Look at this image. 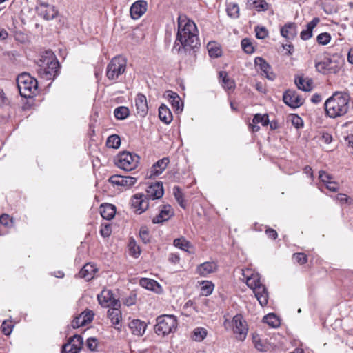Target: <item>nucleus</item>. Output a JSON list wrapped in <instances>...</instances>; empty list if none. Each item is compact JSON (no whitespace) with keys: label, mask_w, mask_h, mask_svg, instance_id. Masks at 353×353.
I'll return each instance as SVG.
<instances>
[{"label":"nucleus","mask_w":353,"mask_h":353,"mask_svg":"<svg viewBox=\"0 0 353 353\" xmlns=\"http://www.w3.org/2000/svg\"><path fill=\"white\" fill-rule=\"evenodd\" d=\"M148 3L144 0L135 1L130 7V12L132 19H139L147 10Z\"/></svg>","instance_id":"obj_15"},{"label":"nucleus","mask_w":353,"mask_h":353,"mask_svg":"<svg viewBox=\"0 0 353 353\" xmlns=\"http://www.w3.org/2000/svg\"><path fill=\"white\" fill-rule=\"evenodd\" d=\"M169 162L168 157H163L157 161L151 168L150 176H156L161 174L165 170Z\"/></svg>","instance_id":"obj_20"},{"label":"nucleus","mask_w":353,"mask_h":353,"mask_svg":"<svg viewBox=\"0 0 353 353\" xmlns=\"http://www.w3.org/2000/svg\"><path fill=\"white\" fill-rule=\"evenodd\" d=\"M12 218L7 214H3L0 216V224L6 227L10 228L12 225Z\"/></svg>","instance_id":"obj_52"},{"label":"nucleus","mask_w":353,"mask_h":353,"mask_svg":"<svg viewBox=\"0 0 353 353\" xmlns=\"http://www.w3.org/2000/svg\"><path fill=\"white\" fill-rule=\"evenodd\" d=\"M173 193H174V197H175L176 200L177 201L178 203L179 204V205L182 208L185 209L186 208L185 201L183 198V194L181 190L180 189V188L178 186H175L173 188Z\"/></svg>","instance_id":"obj_40"},{"label":"nucleus","mask_w":353,"mask_h":353,"mask_svg":"<svg viewBox=\"0 0 353 353\" xmlns=\"http://www.w3.org/2000/svg\"><path fill=\"white\" fill-rule=\"evenodd\" d=\"M291 122L296 128H299L303 125L302 119L296 114H292L291 116Z\"/></svg>","instance_id":"obj_55"},{"label":"nucleus","mask_w":353,"mask_h":353,"mask_svg":"<svg viewBox=\"0 0 353 353\" xmlns=\"http://www.w3.org/2000/svg\"><path fill=\"white\" fill-rule=\"evenodd\" d=\"M326 188L331 192H336L339 189L338 184L335 181H331L330 183H327L325 185Z\"/></svg>","instance_id":"obj_61"},{"label":"nucleus","mask_w":353,"mask_h":353,"mask_svg":"<svg viewBox=\"0 0 353 353\" xmlns=\"http://www.w3.org/2000/svg\"><path fill=\"white\" fill-rule=\"evenodd\" d=\"M97 271V268L91 263L85 264L79 271V276L80 278H83L86 281L91 280Z\"/></svg>","instance_id":"obj_24"},{"label":"nucleus","mask_w":353,"mask_h":353,"mask_svg":"<svg viewBox=\"0 0 353 353\" xmlns=\"http://www.w3.org/2000/svg\"><path fill=\"white\" fill-rule=\"evenodd\" d=\"M12 325L7 324L6 321H3L1 325L2 332L5 335H9L12 332Z\"/></svg>","instance_id":"obj_58"},{"label":"nucleus","mask_w":353,"mask_h":353,"mask_svg":"<svg viewBox=\"0 0 353 353\" xmlns=\"http://www.w3.org/2000/svg\"><path fill=\"white\" fill-rule=\"evenodd\" d=\"M101 216L106 220L112 219L116 213L114 205L109 203L101 205L100 207Z\"/></svg>","instance_id":"obj_27"},{"label":"nucleus","mask_w":353,"mask_h":353,"mask_svg":"<svg viewBox=\"0 0 353 353\" xmlns=\"http://www.w3.org/2000/svg\"><path fill=\"white\" fill-rule=\"evenodd\" d=\"M179 255L175 253H171L169 255V261L172 263H177L179 262Z\"/></svg>","instance_id":"obj_63"},{"label":"nucleus","mask_w":353,"mask_h":353,"mask_svg":"<svg viewBox=\"0 0 353 353\" xmlns=\"http://www.w3.org/2000/svg\"><path fill=\"white\" fill-rule=\"evenodd\" d=\"M173 244L175 247L184 251H188L192 247L191 243L183 237L174 239Z\"/></svg>","instance_id":"obj_41"},{"label":"nucleus","mask_w":353,"mask_h":353,"mask_svg":"<svg viewBox=\"0 0 353 353\" xmlns=\"http://www.w3.org/2000/svg\"><path fill=\"white\" fill-rule=\"evenodd\" d=\"M216 269V264L214 262H204L197 267L196 271L199 274L205 276L214 272Z\"/></svg>","instance_id":"obj_26"},{"label":"nucleus","mask_w":353,"mask_h":353,"mask_svg":"<svg viewBox=\"0 0 353 353\" xmlns=\"http://www.w3.org/2000/svg\"><path fill=\"white\" fill-rule=\"evenodd\" d=\"M214 285L211 281H204L201 283V294L203 296H208L212 293Z\"/></svg>","instance_id":"obj_47"},{"label":"nucleus","mask_w":353,"mask_h":353,"mask_svg":"<svg viewBox=\"0 0 353 353\" xmlns=\"http://www.w3.org/2000/svg\"><path fill=\"white\" fill-rule=\"evenodd\" d=\"M139 284L141 287L159 293L161 290V285L154 280L148 278H142L139 281Z\"/></svg>","instance_id":"obj_25"},{"label":"nucleus","mask_w":353,"mask_h":353,"mask_svg":"<svg viewBox=\"0 0 353 353\" xmlns=\"http://www.w3.org/2000/svg\"><path fill=\"white\" fill-rule=\"evenodd\" d=\"M139 236L143 243L146 244L150 242V236L149 231L146 227L143 226L140 228Z\"/></svg>","instance_id":"obj_49"},{"label":"nucleus","mask_w":353,"mask_h":353,"mask_svg":"<svg viewBox=\"0 0 353 353\" xmlns=\"http://www.w3.org/2000/svg\"><path fill=\"white\" fill-rule=\"evenodd\" d=\"M292 258L300 265H303L307 262V255L302 252L294 253L292 256Z\"/></svg>","instance_id":"obj_53"},{"label":"nucleus","mask_w":353,"mask_h":353,"mask_svg":"<svg viewBox=\"0 0 353 353\" xmlns=\"http://www.w3.org/2000/svg\"><path fill=\"white\" fill-rule=\"evenodd\" d=\"M223 325L226 330L232 328L235 337L239 341H244L248 332L246 321L241 314L235 315L231 321L226 319Z\"/></svg>","instance_id":"obj_6"},{"label":"nucleus","mask_w":353,"mask_h":353,"mask_svg":"<svg viewBox=\"0 0 353 353\" xmlns=\"http://www.w3.org/2000/svg\"><path fill=\"white\" fill-rule=\"evenodd\" d=\"M139 159V156L136 154H132L129 152H123L119 154L116 165L121 169L130 171L138 165Z\"/></svg>","instance_id":"obj_10"},{"label":"nucleus","mask_w":353,"mask_h":353,"mask_svg":"<svg viewBox=\"0 0 353 353\" xmlns=\"http://www.w3.org/2000/svg\"><path fill=\"white\" fill-rule=\"evenodd\" d=\"M252 342L255 348L261 352H266L268 350V345L263 341L258 334H253L252 335Z\"/></svg>","instance_id":"obj_37"},{"label":"nucleus","mask_w":353,"mask_h":353,"mask_svg":"<svg viewBox=\"0 0 353 353\" xmlns=\"http://www.w3.org/2000/svg\"><path fill=\"white\" fill-rule=\"evenodd\" d=\"M265 234L268 235V236L271 239H276L278 236L277 232L272 228H268L265 230Z\"/></svg>","instance_id":"obj_60"},{"label":"nucleus","mask_w":353,"mask_h":353,"mask_svg":"<svg viewBox=\"0 0 353 353\" xmlns=\"http://www.w3.org/2000/svg\"><path fill=\"white\" fill-rule=\"evenodd\" d=\"M228 15L233 19H237L239 17V8L237 3H229L226 8Z\"/></svg>","instance_id":"obj_38"},{"label":"nucleus","mask_w":353,"mask_h":353,"mask_svg":"<svg viewBox=\"0 0 353 353\" xmlns=\"http://www.w3.org/2000/svg\"><path fill=\"white\" fill-rule=\"evenodd\" d=\"M108 317L110 319L114 327L119 330L121 326L120 322L122 318L121 310L109 309L107 312Z\"/></svg>","instance_id":"obj_23"},{"label":"nucleus","mask_w":353,"mask_h":353,"mask_svg":"<svg viewBox=\"0 0 353 353\" xmlns=\"http://www.w3.org/2000/svg\"><path fill=\"white\" fill-rule=\"evenodd\" d=\"M263 321L274 328L278 327L280 325L279 319L273 313H270L265 316L263 319Z\"/></svg>","instance_id":"obj_36"},{"label":"nucleus","mask_w":353,"mask_h":353,"mask_svg":"<svg viewBox=\"0 0 353 353\" xmlns=\"http://www.w3.org/2000/svg\"><path fill=\"white\" fill-rule=\"evenodd\" d=\"M112 298L113 293L110 290H103L97 295L99 303L103 307H108V304Z\"/></svg>","instance_id":"obj_30"},{"label":"nucleus","mask_w":353,"mask_h":353,"mask_svg":"<svg viewBox=\"0 0 353 353\" xmlns=\"http://www.w3.org/2000/svg\"><path fill=\"white\" fill-rule=\"evenodd\" d=\"M130 114L129 109L125 106L117 108L114 111V115L119 120L126 119Z\"/></svg>","instance_id":"obj_39"},{"label":"nucleus","mask_w":353,"mask_h":353,"mask_svg":"<svg viewBox=\"0 0 353 353\" xmlns=\"http://www.w3.org/2000/svg\"><path fill=\"white\" fill-rule=\"evenodd\" d=\"M168 97L172 104V108L176 111H182L183 110V103L179 97V96L172 91L168 92Z\"/></svg>","instance_id":"obj_32"},{"label":"nucleus","mask_w":353,"mask_h":353,"mask_svg":"<svg viewBox=\"0 0 353 353\" xmlns=\"http://www.w3.org/2000/svg\"><path fill=\"white\" fill-rule=\"evenodd\" d=\"M256 37L259 39H263L268 37V32L265 27L256 26L255 28Z\"/></svg>","instance_id":"obj_54"},{"label":"nucleus","mask_w":353,"mask_h":353,"mask_svg":"<svg viewBox=\"0 0 353 353\" xmlns=\"http://www.w3.org/2000/svg\"><path fill=\"white\" fill-rule=\"evenodd\" d=\"M17 87L21 97L30 98L37 90V81L28 73H22L17 78Z\"/></svg>","instance_id":"obj_5"},{"label":"nucleus","mask_w":353,"mask_h":353,"mask_svg":"<svg viewBox=\"0 0 353 353\" xmlns=\"http://www.w3.org/2000/svg\"><path fill=\"white\" fill-rule=\"evenodd\" d=\"M135 106L137 113L141 117H144L148 112V107L146 97L139 93L135 98Z\"/></svg>","instance_id":"obj_18"},{"label":"nucleus","mask_w":353,"mask_h":353,"mask_svg":"<svg viewBox=\"0 0 353 353\" xmlns=\"http://www.w3.org/2000/svg\"><path fill=\"white\" fill-rule=\"evenodd\" d=\"M159 119L165 124H169L172 121V114L171 111L165 105L163 104H162L159 108Z\"/></svg>","instance_id":"obj_29"},{"label":"nucleus","mask_w":353,"mask_h":353,"mask_svg":"<svg viewBox=\"0 0 353 353\" xmlns=\"http://www.w3.org/2000/svg\"><path fill=\"white\" fill-rule=\"evenodd\" d=\"M163 193L162 182L152 183L147 188L145 194L137 193L132 196L131 206L141 214L148 208L150 199H159L163 196Z\"/></svg>","instance_id":"obj_2"},{"label":"nucleus","mask_w":353,"mask_h":353,"mask_svg":"<svg viewBox=\"0 0 353 353\" xmlns=\"http://www.w3.org/2000/svg\"><path fill=\"white\" fill-rule=\"evenodd\" d=\"M86 345L90 350H95L97 346V339L92 337L88 339Z\"/></svg>","instance_id":"obj_57"},{"label":"nucleus","mask_w":353,"mask_h":353,"mask_svg":"<svg viewBox=\"0 0 353 353\" xmlns=\"http://www.w3.org/2000/svg\"><path fill=\"white\" fill-rule=\"evenodd\" d=\"M177 320L174 315H161L157 318L155 332L158 335H168L176 329Z\"/></svg>","instance_id":"obj_8"},{"label":"nucleus","mask_w":353,"mask_h":353,"mask_svg":"<svg viewBox=\"0 0 353 353\" xmlns=\"http://www.w3.org/2000/svg\"><path fill=\"white\" fill-rule=\"evenodd\" d=\"M208 50L211 57L217 58L221 55V49L215 43H208Z\"/></svg>","instance_id":"obj_42"},{"label":"nucleus","mask_w":353,"mask_h":353,"mask_svg":"<svg viewBox=\"0 0 353 353\" xmlns=\"http://www.w3.org/2000/svg\"><path fill=\"white\" fill-rule=\"evenodd\" d=\"M331 39L330 34L327 32L321 33L317 36L316 41L321 45H327Z\"/></svg>","instance_id":"obj_51"},{"label":"nucleus","mask_w":353,"mask_h":353,"mask_svg":"<svg viewBox=\"0 0 353 353\" xmlns=\"http://www.w3.org/2000/svg\"><path fill=\"white\" fill-rule=\"evenodd\" d=\"M83 345V339L75 334L70 337L68 343L62 347L61 353H79Z\"/></svg>","instance_id":"obj_13"},{"label":"nucleus","mask_w":353,"mask_h":353,"mask_svg":"<svg viewBox=\"0 0 353 353\" xmlns=\"http://www.w3.org/2000/svg\"><path fill=\"white\" fill-rule=\"evenodd\" d=\"M94 312L90 310H85L82 312L79 316L81 318V321H83V324L87 325L92 322L94 317Z\"/></svg>","instance_id":"obj_45"},{"label":"nucleus","mask_w":353,"mask_h":353,"mask_svg":"<svg viewBox=\"0 0 353 353\" xmlns=\"http://www.w3.org/2000/svg\"><path fill=\"white\" fill-rule=\"evenodd\" d=\"M120 145L121 139L117 134L110 135L107 139L106 145L108 148L117 149L120 146Z\"/></svg>","instance_id":"obj_43"},{"label":"nucleus","mask_w":353,"mask_h":353,"mask_svg":"<svg viewBox=\"0 0 353 353\" xmlns=\"http://www.w3.org/2000/svg\"><path fill=\"white\" fill-rule=\"evenodd\" d=\"M83 321H81V318L79 317V316H77L72 322V326L74 327V328H78L81 326H84L85 324H83Z\"/></svg>","instance_id":"obj_62"},{"label":"nucleus","mask_w":353,"mask_h":353,"mask_svg":"<svg viewBox=\"0 0 353 353\" xmlns=\"http://www.w3.org/2000/svg\"><path fill=\"white\" fill-rule=\"evenodd\" d=\"M198 30L193 21L188 19L185 15L178 17V31L173 50L178 53L194 50L200 46Z\"/></svg>","instance_id":"obj_1"},{"label":"nucleus","mask_w":353,"mask_h":353,"mask_svg":"<svg viewBox=\"0 0 353 353\" xmlns=\"http://www.w3.org/2000/svg\"><path fill=\"white\" fill-rule=\"evenodd\" d=\"M137 179L130 176L113 175L110 177L109 181L113 185L123 186L129 188L134 185Z\"/></svg>","instance_id":"obj_14"},{"label":"nucleus","mask_w":353,"mask_h":353,"mask_svg":"<svg viewBox=\"0 0 353 353\" xmlns=\"http://www.w3.org/2000/svg\"><path fill=\"white\" fill-rule=\"evenodd\" d=\"M100 232L104 237L109 236L110 235V227L109 225H105L101 230Z\"/></svg>","instance_id":"obj_64"},{"label":"nucleus","mask_w":353,"mask_h":353,"mask_svg":"<svg viewBox=\"0 0 353 353\" xmlns=\"http://www.w3.org/2000/svg\"><path fill=\"white\" fill-rule=\"evenodd\" d=\"M341 66V60L337 56L325 57L321 61H315V68L319 72L323 74H336Z\"/></svg>","instance_id":"obj_9"},{"label":"nucleus","mask_w":353,"mask_h":353,"mask_svg":"<svg viewBox=\"0 0 353 353\" xmlns=\"http://www.w3.org/2000/svg\"><path fill=\"white\" fill-rule=\"evenodd\" d=\"M108 307H110V309H114L120 310L121 307V303L119 299H115L114 296L112 299V300L110 301L108 304Z\"/></svg>","instance_id":"obj_59"},{"label":"nucleus","mask_w":353,"mask_h":353,"mask_svg":"<svg viewBox=\"0 0 353 353\" xmlns=\"http://www.w3.org/2000/svg\"><path fill=\"white\" fill-rule=\"evenodd\" d=\"M243 276L246 280L247 285L251 288L252 290L256 289L259 285H261L262 283H261L259 275L257 274H252L250 276H246L244 273H243Z\"/></svg>","instance_id":"obj_35"},{"label":"nucleus","mask_w":353,"mask_h":353,"mask_svg":"<svg viewBox=\"0 0 353 353\" xmlns=\"http://www.w3.org/2000/svg\"><path fill=\"white\" fill-rule=\"evenodd\" d=\"M146 324L139 319H134L129 323V327L132 333L137 336H143L145 332Z\"/></svg>","instance_id":"obj_21"},{"label":"nucleus","mask_w":353,"mask_h":353,"mask_svg":"<svg viewBox=\"0 0 353 353\" xmlns=\"http://www.w3.org/2000/svg\"><path fill=\"white\" fill-rule=\"evenodd\" d=\"M254 63L256 66L259 67L267 79L273 81L276 78V74L271 71V66L263 58L260 57H256L254 59Z\"/></svg>","instance_id":"obj_17"},{"label":"nucleus","mask_w":353,"mask_h":353,"mask_svg":"<svg viewBox=\"0 0 353 353\" xmlns=\"http://www.w3.org/2000/svg\"><path fill=\"white\" fill-rule=\"evenodd\" d=\"M319 22V19L316 17L314 18L310 23L307 24V28L305 30L301 31L300 34L301 38L304 40H308L312 36V30L318 24Z\"/></svg>","instance_id":"obj_28"},{"label":"nucleus","mask_w":353,"mask_h":353,"mask_svg":"<svg viewBox=\"0 0 353 353\" xmlns=\"http://www.w3.org/2000/svg\"><path fill=\"white\" fill-rule=\"evenodd\" d=\"M129 250L132 256L137 258L141 254V249L139 246L137 244L136 241L133 238H130L129 241Z\"/></svg>","instance_id":"obj_44"},{"label":"nucleus","mask_w":353,"mask_h":353,"mask_svg":"<svg viewBox=\"0 0 353 353\" xmlns=\"http://www.w3.org/2000/svg\"><path fill=\"white\" fill-rule=\"evenodd\" d=\"M219 77L221 79V85L225 89L232 90L234 88V81L228 77V74L225 71L219 72Z\"/></svg>","instance_id":"obj_34"},{"label":"nucleus","mask_w":353,"mask_h":353,"mask_svg":"<svg viewBox=\"0 0 353 353\" xmlns=\"http://www.w3.org/2000/svg\"><path fill=\"white\" fill-rule=\"evenodd\" d=\"M283 101L289 107L297 108L303 104L305 99L295 90H288L283 93Z\"/></svg>","instance_id":"obj_11"},{"label":"nucleus","mask_w":353,"mask_h":353,"mask_svg":"<svg viewBox=\"0 0 353 353\" xmlns=\"http://www.w3.org/2000/svg\"><path fill=\"white\" fill-rule=\"evenodd\" d=\"M319 179L326 185L332 181V177L325 171H320Z\"/></svg>","instance_id":"obj_56"},{"label":"nucleus","mask_w":353,"mask_h":353,"mask_svg":"<svg viewBox=\"0 0 353 353\" xmlns=\"http://www.w3.org/2000/svg\"><path fill=\"white\" fill-rule=\"evenodd\" d=\"M254 295L262 307L268 304V294L265 286L263 284L259 285L253 290Z\"/></svg>","instance_id":"obj_22"},{"label":"nucleus","mask_w":353,"mask_h":353,"mask_svg":"<svg viewBox=\"0 0 353 353\" xmlns=\"http://www.w3.org/2000/svg\"><path fill=\"white\" fill-rule=\"evenodd\" d=\"M326 114L332 119L345 115L349 110V96L346 93L334 92L324 103Z\"/></svg>","instance_id":"obj_3"},{"label":"nucleus","mask_w":353,"mask_h":353,"mask_svg":"<svg viewBox=\"0 0 353 353\" xmlns=\"http://www.w3.org/2000/svg\"><path fill=\"white\" fill-rule=\"evenodd\" d=\"M194 339L196 341H203L207 336V330L203 327H197L193 332Z\"/></svg>","instance_id":"obj_48"},{"label":"nucleus","mask_w":353,"mask_h":353,"mask_svg":"<svg viewBox=\"0 0 353 353\" xmlns=\"http://www.w3.org/2000/svg\"><path fill=\"white\" fill-rule=\"evenodd\" d=\"M294 83L298 89L310 92L313 89V81L311 78L304 77L303 75L295 77Z\"/></svg>","instance_id":"obj_19"},{"label":"nucleus","mask_w":353,"mask_h":353,"mask_svg":"<svg viewBox=\"0 0 353 353\" xmlns=\"http://www.w3.org/2000/svg\"><path fill=\"white\" fill-rule=\"evenodd\" d=\"M59 63L52 50H46L38 62L37 73L46 80L54 79L59 74Z\"/></svg>","instance_id":"obj_4"},{"label":"nucleus","mask_w":353,"mask_h":353,"mask_svg":"<svg viewBox=\"0 0 353 353\" xmlns=\"http://www.w3.org/2000/svg\"><path fill=\"white\" fill-rule=\"evenodd\" d=\"M247 7L250 9H255L257 11L266 10L268 3L265 0H248Z\"/></svg>","instance_id":"obj_33"},{"label":"nucleus","mask_w":353,"mask_h":353,"mask_svg":"<svg viewBox=\"0 0 353 353\" xmlns=\"http://www.w3.org/2000/svg\"><path fill=\"white\" fill-rule=\"evenodd\" d=\"M127 61L122 56H116L112 59L106 68V77L109 80L119 79L126 70Z\"/></svg>","instance_id":"obj_7"},{"label":"nucleus","mask_w":353,"mask_h":353,"mask_svg":"<svg viewBox=\"0 0 353 353\" xmlns=\"http://www.w3.org/2000/svg\"><path fill=\"white\" fill-rule=\"evenodd\" d=\"M39 16L46 21L54 19L58 14L55 7L48 3H40L36 8Z\"/></svg>","instance_id":"obj_12"},{"label":"nucleus","mask_w":353,"mask_h":353,"mask_svg":"<svg viewBox=\"0 0 353 353\" xmlns=\"http://www.w3.org/2000/svg\"><path fill=\"white\" fill-rule=\"evenodd\" d=\"M281 34L286 39H293L296 35V25L294 23L285 24L281 29Z\"/></svg>","instance_id":"obj_31"},{"label":"nucleus","mask_w":353,"mask_h":353,"mask_svg":"<svg viewBox=\"0 0 353 353\" xmlns=\"http://www.w3.org/2000/svg\"><path fill=\"white\" fill-rule=\"evenodd\" d=\"M252 123L254 124L261 123L263 126H267L270 123L268 115L267 114H256L253 117Z\"/></svg>","instance_id":"obj_46"},{"label":"nucleus","mask_w":353,"mask_h":353,"mask_svg":"<svg viewBox=\"0 0 353 353\" xmlns=\"http://www.w3.org/2000/svg\"><path fill=\"white\" fill-rule=\"evenodd\" d=\"M174 216V211L171 205H164L160 210L159 214L152 219L153 223H161L165 221L169 220Z\"/></svg>","instance_id":"obj_16"},{"label":"nucleus","mask_w":353,"mask_h":353,"mask_svg":"<svg viewBox=\"0 0 353 353\" xmlns=\"http://www.w3.org/2000/svg\"><path fill=\"white\" fill-rule=\"evenodd\" d=\"M241 47L245 52L248 54H251L254 52L252 43L248 39H243L241 41Z\"/></svg>","instance_id":"obj_50"}]
</instances>
